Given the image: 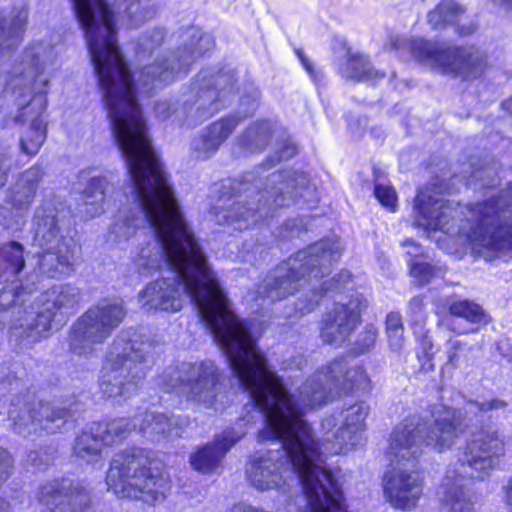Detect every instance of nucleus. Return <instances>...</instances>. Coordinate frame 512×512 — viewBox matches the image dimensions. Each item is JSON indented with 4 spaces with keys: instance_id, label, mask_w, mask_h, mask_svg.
I'll list each match as a JSON object with an SVG mask.
<instances>
[{
    "instance_id": "nucleus-1",
    "label": "nucleus",
    "mask_w": 512,
    "mask_h": 512,
    "mask_svg": "<svg viewBox=\"0 0 512 512\" xmlns=\"http://www.w3.org/2000/svg\"><path fill=\"white\" fill-rule=\"evenodd\" d=\"M115 142L131 180L132 207L115 216L110 237L127 242L146 227L132 261L136 272L151 276L165 262L164 250L193 235L184 221L162 164L154 152L135 91L101 93Z\"/></svg>"
},
{
    "instance_id": "nucleus-2",
    "label": "nucleus",
    "mask_w": 512,
    "mask_h": 512,
    "mask_svg": "<svg viewBox=\"0 0 512 512\" xmlns=\"http://www.w3.org/2000/svg\"><path fill=\"white\" fill-rule=\"evenodd\" d=\"M233 374L250 398L247 415L237 427L250 424L253 410L264 423L259 441L275 440L280 447L251 457L246 471L250 484L260 491L285 490L286 485L297 481L310 505L322 512L317 487L325 489L321 481H327L332 473L318 453L311 427L289 402L277 379L259 362L252 361Z\"/></svg>"
},
{
    "instance_id": "nucleus-3",
    "label": "nucleus",
    "mask_w": 512,
    "mask_h": 512,
    "mask_svg": "<svg viewBox=\"0 0 512 512\" xmlns=\"http://www.w3.org/2000/svg\"><path fill=\"white\" fill-rule=\"evenodd\" d=\"M164 260L154 273L166 268L172 277L146 284L138 294L141 308L146 312H178L189 298L232 372L255 361V340L246 323L233 312L194 236L168 246Z\"/></svg>"
},
{
    "instance_id": "nucleus-4",
    "label": "nucleus",
    "mask_w": 512,
    "mask_h": 512,
    "mask_svg": "<svg viewBox=\"0 0 512 512\" xmlns=\"http://www.w3.org/2000/svg\"><path fill=\"white\" fill-rule=\"evenodd\" d=\"M56 57L52 45L34 43L23 51L5 79L0 81V98L10 93L18 106L15 121L30 122L20 141L21 150L26 154H36L46 138L42 114L47 106L49 81L44 74L54 65Z\"/></svg>"
},
{
    "instance_id": "nucleus-5",
    "label": "nucleus",
    "mask_w": 512,
    "mask_h": 512,
    "mask_svg": "<svg viewBox=\"0 0 512 512\" xmlns=\"http://www.w3.org/2000/svg\"><path fill=\"white\" fill-rule=\"evenodd\" d=\"M240 191L248 198L257 196V203L220 198L212 207V214L219 225H233L237 230H245L261 219L272 217L278 207L289 206L298 198H305L312 192L307 177L303 173L284 171L274 172L268 177H257L254 172L245 174Z\"/></svg>"
},
{
    "instance_id": "nucleus-6",
    "label": "nucleus",
    "mask_w": 512,
    "mask_h": 512,
    "mask_svg": "<svg viewBox=\"0 0 512 512\" xmlns=\"http://www.w3.org/2000/svg\"><path fill=\"white\" fill-rule=\"evenodd\" d=\"M84 30L101 93L133 92L135 85L116 42L114 12L105 0H71Z\"/></svg>"
},
{
    "instance_id": "nucleus-7",
    "label": "nucleus",
    "mask_w": 512,
    "mask_h": 512,
    "mask_svg": "<svg viewBox=\"0 0 512 512\" xmlns=\"http://www.w3.org/2000/svg\"><path fill=\"white\" fill-rule=\"evenodd\" d=\"M505 454L504 440L494 428L474 432L457 462L450 465L443 482L441 512H471L473 502L465 481L483 479Z\"/></svg>"
},
{
    "instance_id": "nucleus-8",
    "label": "nucleus",
    "mask_w": 512,
    "mask_h": 512,
    "mask_svg": "<svg viewBox=\"0 0 512 512\" xmlns=\"http://www.w3.org/2000/svg\"><path fill=\"white\" fill-rule=\"evenodd\" d=\"M255 354L257 359L254 362H259L265 370L277 379L281 390L301 417L306 411L326 405L334 398L347 393L353 387L366 388L368 383L366 372L361 366H350L344 358H338L323 365L311 375L300 387L298 398L295 400L287 392L282 379L268 365L256 344Z\"/></svg>"
},
{
    "instance_id": "nucleus-9",
    "label": "nucleus",
    "mask_w": 512,
    "mask_h": 512,
    "mask_svg": "<svg viewBox=\"0 0 512 512\" xmlns=\"http://www.w3.org/2000/svg\"><path fill=\"white\" fill-rule=\"evenodd\" d=\"M341 256L338 241L322 240L300 250L279 266L273 277L266 278L258 287L260 298L272 302L286 298L312 279L318 281L331 272V266Z\"/></svg>"
},
{
    "instance_id": "nucleus-10",
    "label": "nucleus",
    "mask_w": 512,
    "mask_h": 512,
    "mask_svg": "<svg viewBox=\"0 0 512 512\" xmlns=\"http://www.w3.org/2000/svg\"><path fill=\"white\" fill-rule=\"evenodd\" d=\"M151 343L137 331H121L110 346L100 380L101 393L107 398L133 396L145 377V363Z\"/></svg>"
},
{
    "instance_id": "nucleus-11",
    "label": "nucleus",
    "mask_w": 512,
    "mask_h": 512,
    "mask_svg": "<svg viewBox=\"0 0 512 512\" xmlns=\"http://www.w3.org/2000/svg\"><path fill=\"white\" fill-rule=\"evenodd\" d=\"M154 464L149 453L141 448L118 453L111 462L106 484L123 498L140 499L148 504L163 502L170 483Z\"/></svg>"
},
{
    "instance_id": "nucleus-12",
    "label": "nucleus",
    "mask_w": 512,
    "mask_h": 512,
    "mask_svg": "<svg viewBox=\"0 0 512 512\" xmlns=\"http://www.w3.org/2000/svg\"><path fill=\"white\" fill-rule=\"evenodd\" d=\"M469 230L459 227L465 233L473 249L485 252H501L512 247V185L497 196L467 207Z\"/></svg>"
},
{
    "instance_id": "nucleus-13",
    "label": "nucleus",
    "mask_w": 512,
    "mask_h": 512,
    "mask_svg": "<svg viewBox=\"0 0 512 512\" xmlns=\"http://www.w3.org/2000/svg\"><path fill=\"white\" fill-rule=\"evenodd\" d=\"M34 245L42 249L35 257L37 263L26 273L27 288L33 291L42 277L58 278L74 263L73 240L61 230L59 219L53 210L42 208L35 216Z\"/></svg>"
},
{
    "instance_id": "nucleus-14",
    "label": "nucleus",
    "mask_w": 512,
    "mask_h": 512,
    "mask_svg": "<svg viewBox=\"0 0 512 512\" xmlns=\"http://www.w3.org/2000/svg\"><path fill=\"white\" fill-rule=\"evenodd\" d=\"M409 46L412 55L425 66L443 74L476 79L486 69V56L475 47H449L421 38L406 41L398 36L389 39L390 50Z\"/></svg>"
},
{
    "instance_id": "nucleus-15",
    "label": "nucleus",
    "mask_w": 512,
    "mask_h": 512,
    "mask_svg": "<svg viewBox=\"0 0 512 512\" xmlns=\"http://www.w3.org/2000/svg\"><path fill=\"white\" fill-rule=\"evenodd\" d=\"M177 38L175 51L141 69L137 79L139 90L149 93L159 85L171 83L215 46L214 37L196 26L179 31Z\"/></svg>"
},
{
    "instance_id": "nucleus-16",
    "label": "nucleus",
    "mask_w": 512,
    "mask_h": 512,
    "mask_svg": "<svg viewBox=\"0 0 512 512\" xmlns=\"http://www.w3.org/2000/svg\"><path fill=\"white\" fill-rule=\"evenodd\" d=\"M234 77L230 72L205 69L193 78L190 92L176 111L178 123L196 127L221 109L233 96Z\"/></svg>"
},
{
    "instance_id": "nucleus-17",
    "label": "nucleus",
    "mask_w": 512,
    "mask_h": 512,
    "mask_svg": "<svg viewBox=\"0 0 512 512\" xmlns=\"http://www.w3.org/2000/svg\"><path fill=\"white\" fill-rule=\"evenodd\" d=\"M80 301V290L71 284L51 287L41 294L38 311H25L11 329L12 338L22 347H32L48 336L52 322L58 312L73 309Z\"/></svg>"
},
{
    "instance_id": "nucleus-18",
    "label": "nucleus",
    "mask_w": 512,
    "mask_h": 512,
    "mask_svg": "<svg viewBox=\"0 0 512 512\" xmlns=\"http://www.w3.org/2000/svg\"><path fill=\"white\" fill-rule=\"evenodd\" d=\"M127 314L121 301L102 300L92 305L70 330V350L80 356L93 354L121 325Z\"/></svg>"
},
{
    "instance_id": "nucleus-19",
    "label": "nucleus",
    "mask_w": 512,
    "mask_h": 512,
    "mask_svg": "<svg viewBox=\"0 0 512 512\" xmlns=\"http://www.w3.org/2000/svg\"><path fill=\"white\" fill-rule=\"evenodd\" d=\"M220 373L212 361L182 363L163 376L164 387L188 401L210 407L219 392Z\"/></svg>"
},
{
    "instance_id": "nucleus-20",
    "label": "nucleus",
    "mask_w": 512,
    "mask_h": 512,
    "mask_svg": "<svg viewBox=\"0 0 512 512\" xmlns=\"http://www.w3.org/2000/svg\"><path fill=\"white\" fill-rule=\"evenodd\" d=\"M10 429L29 435L40 427L48 433L57 432L71 416V411L51 403L36 401L31 396H13L7 410Z\"/></svg>"
},
{
    "instance_id": "nucleus-21",
    "label": "nucleus",
    "mask_w": 512,
    "mask_h": 512,
    "mask_svg": "<svg viewBox=\"0 0 512 512\" xmlns=\"http://www.w3.org/2000/svg\"><path fill=\"white\" fill-rule=\"evenodd\" d=\"M369 411V405L360 401L345 408L339 417L334 415L326 417L322 421L325 436L321 451H318L321 457L323 458L325 454H340L355 446L360 439V433L365 429V420ZM316 448L320 449L317 445Z\"/></svg>"
},
{
    "instance_id": "nucleus-22",
    "label": "nucleus",
    "mask_w": 512,
    "mask_h": 512,
    "mask_svg": "<svg viewBox=\"0 0 512 512\" xmlns=\"http://www.w3.org/2000/svg\"><path fill=\"white\" fill-rule=\"evenodd\" d=\"M384 497L396 509L409 511L423 493V478L417 466L392 465L383 478Z\"/></svg>"
},
{
    "instance_id": "nucleus-23",
    "label": "nucleus",
    "mask_w": 512,
    "mask_h": 512,
    "mask_svg": "<svg viewBox=\"0 0 512 512\" xmlns=\"http://www.w3.org/2000/svg\"><path fill=\"white\" fill-rule=\"evenodd\" d=\"M36 499L51 512H87L91 493L80 482L56 479L40 485Z\"/></svg>"
},
{
    "instance_id": "nucleus-24",
    "label": "nucleus",
    "mask_w": 512,
    "mask_h": 512,
    "mask_svg": "<svg viewBox=\"0 0 512 512\" xmlns=\"http://www.w3.org/2000/svg\"><path fill=\"white\" fill-rule=\"evenodd\" d=\"M425 423L410 416L394 427L389 437L388 457L391 465L416 467L423 453Z\"/></svg>"
},
{
    "instance_id": "nucleus-25",
    "label": "nucleus",
    "mask_w": 512,
    "mask_h": 512,
    "mask_svg": "<svg viewBox=\"0 0 512 512\" xmlns=\"http://www.w3.org/2000/svg\"><path fill=\"white\" fill-rule=\"evenodd\" d=\"M366 308V301L359 294L347 302H337L322 320L320 336L330 345L343 344L360 323V314Z\"/></svg>"
},
{
    "instance_id": "nucleus-26",
    "label": "nucleus",
    "mask_w": 512,
    "mask_h": 512,
    "mask_svg": "<svg viewBox=\"0 0 512 512\" xmlns=\"http://www.w3.org/2000/svg\"><path fill=\"white\" fill-rule=\"evenodd\" d=\"M415 226L424 230H441L450 233L454 222L463 213L462 207H455L442 198H434L425 192H418L415 199Z\"/></svg>"
},
{
    "instance_id": "nucleus-27",
    "label": "nucleus",
    "mask_w": 512,
    "mask_h": 512,
    "mask_svg": "<svg viewBox=\"0 0 512 512\" xmlns=\"http://www.w3.org/2000/svg\"><path fill=\"white\" fill-rule=\"evenodd\" d=\"M24 252V246L16 241L5 243L0 247V284L10 287L14 296L12 302L15 305L22 292H31V287H26V274H21L25 267Z\"/></svg>"
},
{
    "instance_id": "nucleus-28",
    "label": "nucleus",
    "mask_w": 512,
    "mask_h": 512,
    "mask_svg": "<svg viewBox=\"0 0 512 512\" xmlns=\"http://www.w3.org/2000/svg\"><path fill=\"white\" fill-rule=\"evenodd\" d=\"M239 113L224 116L201 131L192 141L191 149L198 159L212 157L221 145L234 133L236 127L243 121Z\"/></svg>"
},
{
    "instance_id": "nucleus-29",
    "label": "nucleus",
    "mask_w": 512,
    "mask_h": 512,
    "mask_svg": "<svg viewBox=\"0 0 512 512\" xmlns=\"http://www.w3.org/2000/svg\"><path fill=\"white\" fill-rule=\"evenodd\" d=\"M461 414L455 409H445L434 417L431 424L425 423L424 443L438 452L450 449L462 435Z\"/></svg>"
},
{
    "instance_id": "nucleus-30",
    "label": "nucleus",
    "mask_w": 512,
    "mask_h": 512,
    "mask_svg": "<svg viewBox=\"0 0 512 512\" xmlns=\"http://www.w3.org/2000/svg\"><path fill=\"white\" fill-rule=\"evenodd\" d=\"M245 434L246 431H236L234 428L225 430L212 443L198 448L190 455L191 466L204 474L215 472L228 450Z\"/></svg>"
},
{
    "instance_id": "nucleus-31",
    "label": "nucleus",
    "mask_w": 512,
    "mask_h": 512,
    "mask_svg": "<svg viewBox=\"0 0 512 512\" xmlns=\"http://www.w3.org/2000/svg\"><path fill=\"white\" fill-rule=\"evenodd\" d=\"M28 20L25 7L0 10V59L10 57L22 41Z\"/></svg>"
},
{
    "instance_id": "nucleus-32",
    "label": "nucleus",
    "mask_w": 512,
    "mask_h": 512,
    "mask_svg": "<svg viewBox=\"0 0 512 512\" xmlns=\"http://www.w3.org/2000/svg\"><path fill=\"white\" fill-rule=\"evenodd\" d=\"M140 418L139 432L153 439L180 437L188 423L184 417L147 411L140 413Z\"/></svg>"
},
{
    "instance_id": "nucleus-33",
    "label": "nucleus",
    "mask_w": 512,
    "mask_h": 512,
    "mask_svg": "<svg viewBox=\"0 0 512 512\" xmlns=\"http://www.w3.org/2000/svg\"><path fill=\"white\" fill-rule=\"evenodd\" d=\"M104 442L102 433L97 430V424H93L89 430L83 431L74 444V454L87 462L97 461L101 457Z\"/></svg>"
},
{
    "instance_id": "nucleus-34",
    "label": "nucleus",
    "mask_w": 512,
    "mask_h": 512,
    "mask_svg": "<svg viewBox=\"0 0 512 512\" xmlns=\"http://www.w3.org/2000/svg\"><path fill=\"white\" fill-rule=\"evenodd\" d=\"M41 177V170L38 167H32L22 174L17 189L12 196V205L18 211L17 217H20L21 212L27 209L32 202L37 183Z\"/></svg>"
},
{
    "instance_id": "nucleus-35",
    "label": "nucleus",
    "mask_w": 512,
    "mask_h": 512,
    "mask_svg": "<svg viewBox=\"0 0 512 512\" xmlns=\"http://www.w3.org/2000/svg\"><path fill=\"white\" fill-rule=\"evenodd\" d=\"M113 190V185L109 183L106 178L97 177L92 178L84 192L85 205L91 207L86 210L92 217L97 216L104 212V203L108 194Z\"/></svg>"
},
{
    "instance_id": "nucleus-36",
    "label": "nucleus",
    "mask_w": 512,
    "mask_h": 512,
    "mask_svg": "<svg viewBox=\"0 0 512 512\" xmlns=\"http://www.w3.org/2000/svg\"><path fill=\"white\" fill-rule=\"evenodd\" d=\"M466 9L456 0H441L428 14V23L435 30L454 24Z\"/></svg>"
},
{
    "instance_id": "nucleus-37",
    "label": "nucleus",
    "mask_w": 512,
    "mask_h": 512,
    "mask_svg": "<svg viewBox=\"0 0 512 512\" xmlns=\"http://www.w3.org/2000/svg\"><path fill=\"white\" fill-rule=\"evenodd\" d=\"M140 414L136 415L133 419L117 418L106 424L96 423L97 430L102 433L104 442L110 446L117 441L125 439L132 431L139 432V424L141 421Z\"/></svg>"
},
{
    "instance_id": "nucleus-38",
    "label": "nucleus",
    "mask_w": 512,
    "mask_h": 512,
    "mask_svg": "<svg viewBox=\"0 0 512 512\" xmlns=\"http://www.w3.org/2000/svg\"><path fill=\"white\" fill-rule=\"evenodd\" d=\"M347 54V65L341 70L343 77L356 80H369L378 76V72L370 66L366 57L359 54H351L350 51H348Z\"/></svg>"
},
{
    "instance_id": "nucleus-39",
    "label": "nucleus",
    "mask_w": 512,
    "mask_h": 512,
    "mask_svg": "<svg viewBox=\"0 0 512 512\" xmlns=\"http://www.w3.org/2000/svg\"><path fill=\"white\" fill-rule=\"evenodd\" d=\"M350 279V275L348 273L340 274L336 277H334L330 281H325L321 284L320 290L318 291L316 285H313V288L311 290L312 298L307 301V303H304L305 300H299L296 304L297 308L300 310L302 314L306 312H310L314 310L322 298V291L323 290H334L340 288V282L346 283Z\"/></svg>"
},
{
    "instance_id": "nucleus-40",
    "label": "nucleus",
    "mask_w": 512,
    "mask_h": 512,
    "mask_svg": "<svg viewBox=\"0 0 512 512\" xmlns=\"http://www.w3.org/2000/svg\"><path fill=\"white\" fill-rule=\"evenodd\" d=\"M269 137V123L261 121L250 125L242 135L241 141L246 147L252 150H261L267 144Z\"/></svg>"
},
{
    "instance_id": "nucleus-41",
    "label": "nucleus",
    "mask_w": 512,
    "mask_h": 512,
    "mask_svg": "<svg viewBox=\"0 0 512 512\" xmlns=\"http://www.w3.org/2000/svg\"><path fill=\"white\" fill-rule=\"evenodd\" d=\"M451 315L461 317L472 323H479L484 318L483 309L476 303L469 300L455 301L450 304Z\"/></svg>"
},
{
    "instance_id": "nucleus-42",
    "label": "nucleus",
    "mask_w": 512,
    "mask_h": 512,
    "mask_svg": "<svg viewBox=\"0 0 512 512\" xmlns=\"http://www.w3.org/2000/svg\"><path fill=\"white\" fill-rule=\"evenodd\" d=\"M386 332L390 347L394 351H398L403 346V324L399 313L391 312L386 318Z\"/></svg>"
},
{
    "instance_id": "nucleus-43",
    "label": "nucleus",
    "mask_w": 512,
    "mask_h": 512,
    "mask_svg": "<svg viewBox=\"0 0 512 512\" xmlns=\"http://www.w3.org/2000/svg\"><path fill=\"white\" fill-rule=\"evenodd\" d=\"M410 274L418 286L426 285L435 276L436 269L426 262H412Z\"/></svg>"
},
{
    "instance_id": "nucleus-44",
    "label": "nucleus",
    "mask_w": 512,
    "mask_h": 512,
    "mask_svg": "<svg viewBox=\"0 0 512 512\" xmlns=\"http://www.w3.org/2000/svg\"><path fill=\"white\" fill-rule=\"evenodd\" d=\"M374 194L384 207L391 211L395 210L397 197L395 190L391 186L377 184L374 189Z\"/></svg>"
},
{
    "instance_id": "nucleus-45",
    "label": "nucleus",
    "mask_w": 512,
    "mask_h": 512,
    "mask_svg": "<svg viewBox=\"0 0 512 512\" xmlns=\"http://www.w3.org/2000/svg\"><path fill=\"white\" fill-rule=\"evenodd\" d=\"M377 338V330L373 325L365 327L360 333L356 341V349L358 353H364L374 346Z\"/></svg>"
},
{
    "instance_id": "nucleus-46",
    "label": "nucleus",
    "mask_w": 512,
    "mask_h": 512,
    "mask_svg": "<svg viewBox=\"0 0 512 512\" xmlns=\"http://www.w3.org/2000/svg\"><path fill=\"white\" fill-rule=\"evenodd\" d=\"M164 36L165 33L162 29H152L140 39L139 47L143 51L152 50L163 42Z\"/></svg>"
},
{
    "instance_id": "nucleus-47",
    "label": "nucleus",
    "mask_w": 512,
    "mask_h": 512,
    "mask_svg": "<svg viewBox=\"0 0 512 512\" xmlns=\"http://www.w3.org/2000/svg\"><path fill=\"white\" fill-rule=\"evenodd\" d=\"M469 411L478 410L481 413H488L490 411H498L506 408L507 403L501 399L494 398L487 401L479 402H470L468 404Z\"/></svg>"
},
{
    "instance_id": "nucleus-48",
    "label": "nucleus",
    "mask_w": 512,
    "mask_h": 512,
    "mask_svg": "<svg viewBox=\"0 0 512 512\" xmlns=\"http://www.w3.org/2000/svg\"><path fill=\"white\" fill-rule=\"evenodd\" d=\"M465 344L457 339H449L446 343L447 364L457 367L460 362V351Z\"/></svg>"
},
{
    "instance_id": "nucleus-49",
    "label": "nucleus",
    "mask_w": 512,
    "mask_h": 512,
    "mask_svg": "<svg viewBox=\"0 0 512 512\" xmlns=\"http://www.w3.org/2000/svg\"><path fill=\"white\" fill-rule=\"evenodd\" d=\"M13 467L11 454L0 446V485L12 475Z\"/></svg>"
},
{
    "instance_id": "nucleus-50",
    "label": "nucleus",
    "mask_w": 512,
    "mask_h": 512,
    "mask_svg": "<svg viewBox=\"0 0 512 512\" xmlns=\"http://www.w3.org/2000/svg\"><path fill=\"white\" fill-rule=\"evenodd\" d=\"M180 108L181 104H177V107H175V104L169 101H160L155 106V113L156 116L162 120H166L174 116V119L178 122V119L176 118V111Z\"/></svg>"
},
{
    "instance_id": "nucleus-51",
    "label": "nucleus",
    "mask_w": 512,
    "mask_h": 512,
    "mask_svg": "<svg viewBox=\"0 0 512 512\" xmlns=\"http://www.w3.org/2000/svg\"><path fill=\"white\" fill-rule=\"evenodd\" d=\"M408 314L416 323H421L424 321L425 313L422 297L416 296L410 300L408 306Z\"/></svg>"
},
{
    "instance_id": "nucleus-52",
    "label": "nucleus",
    "mask_w": 512,
    "mask_h": 512,
    "mask_svg": "<svg viewBox=\"0 0 512 512\" xmlns=\"http://www.w3.org/2000/svg\"><path fill=\"white\" fill-rule=\"evenodd\" d=\"M52 460V456L45 450L30 451L27 455L26 462L29 465L40 467L42 465H48Z\"/></svg>"
},
{
    "instance_id": "nucleus-53",
    "label": "nucleus",
    "mask_w": 512,
    "mask_h": 512,
    "mask_svg": "<svg viewBox=\"0 0 512 512\" xmlns=\"http://www.w3.org/2000/svg\"><path fill=\"white\" fill-rule=\"evenodd\" d=\"M298 149L296 144H294L291 140L286 139L281 144V147L277 150L278 158L277 161L286 160L293 157L297 154Z\"/></svg>"
},
{
    "instance_id": "nucleus-54",
    "label": "nucleus",
    "mask_w": 512,
    "mask_h": 512,
    "mask_svg": "<svg viewBox=\"0 0 512 512\" xmlns=\"http://www.w3.org/2000/svg\"><path fill=\"white\" fill-rule=\"evenodd\" d=\"M297 55H298L302 65H303V67L306 69V71L310 74V76L314 80H317V75H316V73L314 71V67H313L312 62L301 51H297Z\"/></svg>"
},
{
    "instance_id": "nucleus-55",
    "label": "nucleus",
    "mask_w": 512,
    "mask_h": 512,
    "mask_svg": "<svg viewBox=\"0 0 512 512\" xmlns=\"http://www.w3.org/2000/svg\"><path fill=\"white\" fill-rule=\"evenodd\" d=\"M7 158L4 155H0V186H3L7 181V171L10 165L6 164Z\"/></svg>"
},
{
    "instance_id": "nucleus-56",
    "label": "nucleus",
    "mask_w": 512,
    "mask_h": 512,
    "mask_svg": "<svg viewBox=\"0 0 512 512\" xmlns=\"http://www.w3.org/2000/svg\"><path fill=\"white\" fill-rule=\"evenodd\" d=\"M306 363V360L304 359L303 356L301 355H298L296 357H294L291 361H286L285 362V368L286 369H302V367L304 366V364Z\"/></svg>"
},
{
    "instance_id": "nucleus-57",
    "label": "nucleus",
    "mask_w": 512,
    "mask_h": 512,
    "mask_svg": "<svg viewBox=\"0 0 512 512\" xmlns=\"http://www.w3.org/2000/svg\"><path fill=\"white\" fill-rule=\"evenodd\" d=\"M505 491V503L509 507L512 512V477L508 481L507 485L504 487Z\"/></svg>"
},
{
    "instance_id": "nucleus-58",
    "label": "nucleus",
    "mask_w": 512,
    "mask_h": 512,
    "mask_svg": "<svg viewBox=\"0 0 512 512\" xmlns=\"http://www.w3.org/2000/svg\"><path fill=\"white\" fill-rule=\"evenodd\" d=\"M502 108H503L506 112H508V113L512 114V97H511L510 99H508V100H506L505 102H503V103H502Z\"/></svg>"
},
{
    "instance_id": "nucleus-59",
    "label": "nucleus",
    "mask_w": 512,
    "mask_h": 512,
    "mask_svg": "<svg viewBox=\"0 0 512 512\" xmlns=\"http://www.w3.org/2000/svg\"><path fill=\"white\" fill-rule=\"evenodd\" d=\"M0 512H11L9 504L2 499H0Z\"/></svg>"
},
{
    "instance_id": "nucleus-60",
    "label": "nucleus",
    "mask_w": 512,
    "mask_h": 512,
    "mask_svg": "<svg viewBox=\"0 0 512 512\" xmlns=\"http://www.w3.org/2000/svg\"><path fill=\"white\" fill-rule=\"evenodd\" d=\"M405 246L406 245H413L414 246V249H415V253L418 252L420 249L414 245L413 241L412 240H406L404 243H403Z\"/></svg>"
},
{
    "instance_id": "nucleus-61",
    "label": "nucleus",
    "mask_w": 512,
    "mask_h": 512,
    "mask_svg": "<svg viewBox=\"0 0 512 512\" xmlns=\"http://www.w3.org/2000/svg\"><path fill=\"white\" fill-rule=\"evenodd\" d=\"M474 30H475V27H474V26H471V27H469L466 31H462V30H461V34L468 35V34L472 33Z\"/></svg>"
},
{
    "instance_id": "nucleus-62",
    "label": "nucleus",
    "mask_w": 512,
    "mask_h": 512,
    "mask_svg": "<svg viewBox=\"0 0 512 512\" xmlns=\"http://www.w3.org/2000/svg\"><path fill=\"white\" fill-rule=\"evenodd\" d=\"M504 3L507 4L508 7L512 8V0H502Z\"/></svg>"
},
{
    "instance_id": "nucleus-63",
    "label": "nucleus",
    "mask_w": 512,
    "mask_h": 512,
    "mask_svg": "<svg viewBox=\"0 0 512 512\" xmlns=\"http://www.w3.org/2000/svg\"><path fill=\"white\" fill-rule=\"evenodd\" d=\"M251 299H252V300H257V299H258V297H257V296H253V295H251Z\"/></svg>"
},
{
    "instance_id": "nucleus-64",
    "label": "nucleus",
    "mask_w": 512,
    "mask_h": 512,
    "mask_svg": "<svg viewBox=\"0 0 512 512\" xmlns=\"http://www.w3.org/2000/svg\"><path fill=\"white\" fill-rule=\"evenodd\" d=\"M426 344L429 345V348H432V344L429 341Z\"/></svg>"
}]
</instances>
